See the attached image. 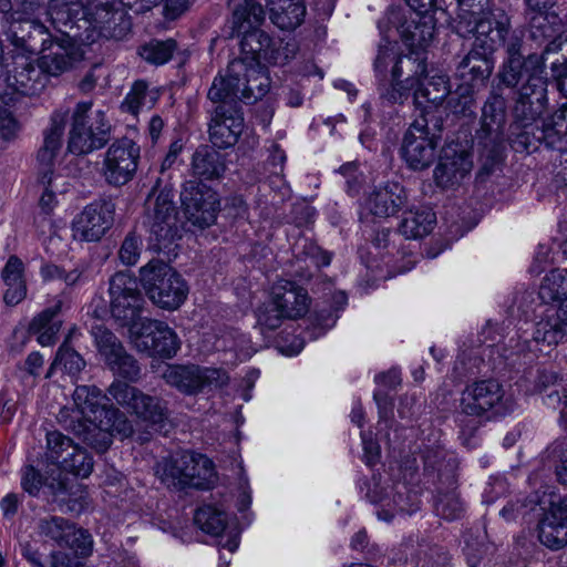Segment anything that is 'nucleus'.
<instances>
[{
	"instance_id": "nucleus-31",
	"label": "nucleus",
	"mask_w": 567,
	"mask_h": 567,
	"mask_svg": "<svg viewBox=\"0 0 567 567\" xmlns=\"http://www.w3.org/2000/svg\"><path fill=\"white\" fill-rule=\"evenodd\" d=\"M270 297L280 309V313L289 320L303 317L310 307L308 291L290 280L277 281L271 288Z\"/></svg>"
},
{
	"instance_id": "nucleus-52",
	"label": "nucleus",
	"mask_w": 567,
	"mask_h": 567,
	"mask_svg": "<svg viewBox=\"0 0 567 567\" xmlns=\"http://www.w3.org/2000/svg\"><path fill=\"white\" fill-rule=\"evenodd\" d=\"M84 367V359L64 342L58 349L55 358L48 370L47 378H50L58 368H61L71 377H76Z\"/></svg>"
},
{
	"instance_id": "nucleus-43",
	"label": "nucleus",
	"mask_w": 567,
	"mask_h": 567,
	"mask_svg": "<svg viewBox=\"0 0 567 567\" xmlns=\"http://www.w3.org/2000/svg\"><path fill=\"white\" fill-rule=\"evenodd\" d=\"M194 174L204 179H214L220 177L225 169V157L216 150L208 146H202L193 155Z\"/></svg>"
},
{
	"instance_id": "nucleus-23",
	"label": "nucleus",
	"mask_w": 567,
	"mask_h": 567,
	"mask_svg": "<svg viewBox=\"0 0 567 567\" xmlns=\"http://www.w3.org/2000/svg\"><path fill=\"white\" fill-rule=\"evenodd\" d=\"M385 21L399 32L403 42L411 48L424 49L434 35L432 17L405 12L395 8L388 11Z\"/></svg>"
},
{
	"instance_id": "nucleus-63",
	"label": "nucleus",
	"mask_w": 567,
	"mask_h": 567,
	"mask_svg": "<svg viewBox=\"0 0 567 567\" xmlns=\"http://www.w3.org/2000/svg\"><path fill=\"white\" fill-rule=\"evenodd\" d=\"M493 28L491 27V31L486 33V35L494 41L495 50L498 45H503L506 51L505 59H519L525 58L522 53L523 39L515 31L509 29L507 34H502L501 37L492 35Z\"/></svg>"
},
{
	"instance_id": "nucleus-57",
	"label": "nucleus",
	"mask_w": 567,
	"mask_h": 567,
	"mask_svg": "<svg viewBox=\"0 0 567 567\" xmlns=\"http://www.w3.org/2000/svg\"><path fill=\"white\" fill-rule=\"evenodd\" d=\"M558 0H524L525 16L528 19L532 29H536L542 35L546 34L547 16Z\"/></svg>"
},
{
	"instance_id": "nucleus-50",
	"label": "nucleus",
	"mask_w": 567,
	"mask_h": 567,
	"mask_svg": "<svg viewBox=\"0 0 567 567\" xmlns=\"http://www.w3.org/2000/svg\"><path fill=\"white\" fill-rule=\"evenodd\" d=\"M185 464L187 463L184 461V452L176 453L168 457H163L161 461H158L155 466V474L162 481V483L168 486L183 488V467Z\"/></svg>"
},
{
	"instance_id": "nucleus-45",
	"label": "nucleus",
	"mask_w": 567,
	"mask_h": 567,
	"mask_svg": "<svg viewBox=\"0 0 567 567\" xmlns=\"http://www.w3.org/2000/svg\"><path fill=\"white\" fill-rule=\"evenodd\" d=\"M403 74H406V84L419 85L421 80L427 76L426 59L414 52L399 56L391 69V75L395 80L401 79Z\"/></svg>"
},
{
	"instance_id": "nucleus-46",
	"label": "nucleus",
	"mask_w": 567,
	"mask_h": 567,
	"mask_svg": "<svg viewBox=\"0 0 567 567\" xmlns=\"http://www.w3.org/2000/svg\"><path fill=\"white\" fill-rule=\"evenodd\" d=\"M538 296L544 303L561 305L567 300V269H555L547 274L539 287Z\"/></svg>"
},
{
	"instance_id": "nucleus-58",
	"label": "nucleus",
	"mask_w": 567,
	"mask_h": 567,
	"mask_svg": "<svg viewBox=\"0 0 567 567\" xmlns=\"http://www.w3.org/2000/svg\"><path fill=\"white\" fill-rule=\"evenodd\" d=\"M447 99L449 110L457 115L472 116L475 114V99L471 85L460 84L454 92L450 91Z\"/></svg>"
},
{
	"instance_id": "nucleus-36",
	"label": "nucleus",
	"mask_w": 567,
	"mask_h": 567,
	"mask_svg": "<svg viewBox=\"0 0 567 567\" xmlns=\"http://www.w3.org/2000/svg\"><path fill=\"white\" fill-rule=\"evenodd\" d=\"M184 487L190 486L207 489L214 483L215 468L213 462L205 455L184 451Z\"/></svg>"
},
{
	"instance_id": "nucleus-64",
	"label": "nucleus",
	"mask_w": 567,
	"mask_h": 567,
	"mask_svg": "<svg viewBox=\"0 0 567 567\" xmlns=\"http://www.w3.org/2000/svg\"><path fill=\"white\" fill-rule=\"evenodd\" d=\"M92 545L93 540L91 534L83 528H76L74 524L72 525V533H70L63 544V546L69 547L80 556L90 555L92 551Z\"/></svg>"
},
{
	"instance_id": "nucleus-11",
	"label": "nucleus",
	"mask_w": 567,
	"mask_h": 567,
	"mask_svg": "<svg viewBox=\"0 0 567 567\" xmlns=\"http://www.w3.org/2000/svg\"><path fill=\"white\" fill-rule=\"evenodd\" d=\"M141 147L128 137L115 140L105 151L101 167L104 181L114 187L130 183L138 168Z\"/></svg>"
},
{
	"instance_id": "nucleus-2",
	"label": "nucleus",
	"mask_w": 567,
	"mask_h": 567,
	"mask_svg": "<svg viewBox=\"0 0 567 567\" xmlns=\"http://www.w3.org/2000/svg\"><path fill=\"white\" fill-rule=\"evenodd\" d=\"M259 65H250L244 60L230 61L225 73L215 76L207 93L208 100L229 99L252 104L264 97L269 91L270 80L257 69Z\"/></svg>"
},
{
	"instance_id": "nucleus-10",
	"label": "nucleus",
	"mask_w": 567,
	"mask_h": 567,
	"mask_svg": "<svg viewBox=\"0 0 567 567\" xmlns=\"http://www.w3.org/2000/svg\"><path fill=\"white\" fill-rule=\"evenodd\" d=\"M85 29L107 39H122L131 30V20L120 0H85L80 8Z\"/></svg>"
},
{
	"instance_id": "nucleus-12",
	"label": "nucleus",
	"mask_w": 567,
	"mask_h": 567,
	"mask_svg": "<svg viewBox=\"0 0 567 567\" xmlns=\"http://www.w3.org/2000/svg\"><path fill=\"white\" fill-rule=\"evenodd\" d=\"M130 338L140 352L164 359L173 358L181 346L176 332L166 322L150 318L133 324Z\"/></svg>"
},
{
	"instance_id": "nucleus-3",
	"label": "nucleus",
	"mask_w": 567,
	"mask_h": 567,
	"mask_svg": "<svg viewBox=\"0 0 567 567\" xmlns=\"http://www.w3.org/2000/svg\"><path fill=\"white\" fill-rule=\"evenodd\" d=\"M455 32L462 38H474L472 49L458 62L455 71L456 78L463 85H473L487 80L494 70L493 53L494 41L486 33L491 31L489 22L475 23L462 21L454 27Z\"/></svg>"
},
{
	"instance_id": "nucleus-25",
	"label": "nucleus",
	"mask_w": 567,
	"mask_h": 567,
	"mask_svg": "<svg viewBox=\"0 0 567 567\" xmlns=\"http://www.w3.org/2000/svg\"><path fill=\"white\" fill-rule=\"evenodd\" d=\"M6 81L17 93L23 95H37L48 85V76L39 65L24 55H17L13 65L7 71Z\"/></svg>"
},
{
	"instance_id": "nucleus-44",
	"label": "nucleus",
	"mask_w": 567,
	"mask_h": 567,
	"mask_svg": "<svg viewBox=\"0 0 567 567\" xmlns=\"http://www.w3.org/2000/svg\"><path fill=\"white\" fill-rule=\"evenodd\" d=\"M422 458L426 472H437L439 484H444L445 481L449 485L457 483L455 460L449 458L446 461V453L442 447L426 449L423 452Z\"/></svg>"
},
{
	"instance_id": "nucleus-51",
	"label": "nucleus",
	"mask_w": 567,
	"mask_h": 567,
	"mask_svg": "<svg viewBox=\"0 0 567 567\" xmlns=\"http://www.w3.org/2000/svg\"><path fill=\"white\" fill-rule=\"evenodd\" d=\"M480 146L481 168L477 178L484 181L501 168L503 163L504 143H488L487 141H477Z\"/></svg>"
},
{
	"instance_id": "nucleus-30",
	"label": "nucleus",
	"mask_w": 567,
	"mask_h": 567,
	"mask_svg": "<svg viewBox=\"0 0 567 567\" xmlns=\"http://www.w3.org/2000/svg\"><path fill=\"white\" fill-rule=\"evenodd\" d=\"M406 203L405 188L399 183L388 182L367 196L364 209L377 218H388L400 212Z\"/></svg>"
},
{
	"instance_id": "nucleus-14",
	"label": "nucleus",
	"mask_w": 567,
	"mask_h": 567,
	"mask_svg": "<svg viewBox=\"0 0 567 567\" xmlns=\"http://www.w3.org/2000/svg\"><path fill=\"white\" fill-rule=\"evenodd\" d=\"M212 102L216 105L209 111V141L219 150L230 148L237 144L245 127L241 106L229 99Z\"/></svg>"
},
{
	"instance_id": "nucleus-9",
	"label": "nucleus",
	"mask_w": 567,
	"mask_h": 567,
	"mask_svg": "<svg viewBox=\"0 0 567 567\" xmlns=\"http://www.w3.org/2000/svg\"><path fill=\"white\" fill-rule=\"evenodd\" d=\"M107 392L117 404L155 430H162L169 421L168 402L161 396L146 394L118 380L112 382Z\"/></svg>"
},
{
	"instance_id": "nucleus-35",
	"label": "nucleus",
	"mask_w": 567,
	"mask_h": 567,
	"mask_svg": "<svg viewBox=\"0 0 567 567\" xmlns=\"http://www.w3.org/2000/svg\"><path fill=\"white\" fill-rule=\"evenodd\" d=\"M563 138L559 130L551 123H546L543 118L540 123L536 124L529 131L519 134V137L513 138L512 147L516 152H534L540 144L546 147H556Z\"/></svg>"
},
{
	"instance_id": "nucleus-55",
	"label": "nucleus",
	"mask_w": 567,
	"mask_h": 567,
	"mask_svg": "<svg viewBox=\"0 0 567 567\" xmlns=\"http://www.w3.org/2000/svg\"><path fill=\"white\" fill-rule=\"evenodd\" d=\"M59 466L75 476L87 477L93 471V458L84 449L75 444L68 455L62 457Z\"/></svg>"
},
{
	"instance_id": "nucleus-60",
	"label": "nucleus",
	"mask_w": 567,
	"mask_h": 567,
	"mask_svg": "<svg viewBox=\"0 0 567 567\" xmlns=\"http://www.w3.org/2000/svg\"><path fill=\"white\" fill-rule=\"evenodd\" d=\"M280 312V309L275 305V301L270 297L267 302L262 303L256 310L257 324L262 331H272L278 329L284 320L287 319L286 316Z\"/></svg>"
},
{
	"instance_id": "nucleus-39",
	"label": "nucleus",
	"mask_w": 567,
	"mask_h": 567,
	"mask_svg": "<svg viewBox=\"0 0 567 567\" xmlns=\"http://www.w3.org/2000/svg\"><path fill=\"white\" fill-rule=\"evenodd\" d=\"M270 20L281 30H295L306 16L302 0H267Z\"/></svg>"
},
{
	"instance_id": "nucleus-40",
	"label": "nucleus",
	"mask_w": 567,
	"mask_h": 567,
	"mask_svg": "<svg viewBox=\"0 0 567 567\" xmlns=\"http://www.w3.org/2000/svg\"><path fill=\"white\" fill-rule=\"evenodd\" d=\"M48 14L52 27L64 37L62 40H72L80 35L78 31L83 20L78 18L81 12L76 11L75 6L50 0Z\"/></svg>"
},
{
	"instance_id": "nucleus-5",
	"label": "nucleus",
	"mask_w": 567,
	"mask_h": 567,
	"mask_svg": "<svg viewBox=\"0 0 567 567\" xmlns=\"http://www.w3.org/2000/svg\"><path fill=\"white\" fill-rule=\"evenodd\" d=\"M142 286L150 300L161 309L177 310L187 299L188 285L168 264L151 260L141 268Z\"/></svg>"
},
{
	"instance_id": "nucleus-16",
	"label": "nucleus",
	"mask_w": 567,
	"mask_h": 567,
	"mask_svg": "<svg viewBox=\"0 0 567 567\" xmlns=\"http://www.w3.org/2000/svg\"><path fill=\"white\" fill-rule=\"evenodd\" d=\"M537 536L540 544L550 550L567 546V494L548 492V496H545Z\"/></svg>"
},
{
	"instance_id": "nucleus-34",
	"label": "nucleus",
	"mask_w": 567,
	"mask_h": 567,
	"mask_svg": "<svg viewBox=\"0 0 567 567\" xmlns=\"http://www.w3.org/2000/svg\"><path fill=\"white\" fill-rule=\"evenodd\" d=\"M1 278L4 282L3 301L7 306L19 305L27 297L28 287L24 278V264L12 255L1 270Z\"/></svg>"
},
{
	"instance_id": "nucleus-8",
	"label": "nucleus",
	"mask_w": 567,
	"mask_h": 567,
	"mask_svg": "<svg viewBox=\"0 0 567 567\" xmlns=\"http://www.w3.org/2000/svg\"><path fill=\"white\" fill-rule=\"evenodd\" d=\"M110 399L95 385H79L73 393L74 408L64 406L58 414L62 426L83 439L96 431V422L109 408Z\"/></svg>"
},
{
	"instance_id": "nucleus-22",
	"label": "nucleus",
	"mask_w": 567,
	"mask_h": 567,
	"mask_svg": "<svg viewBox=\"0 0 567 567\" xmlns=\"http://www.w3.org/2000/svg\"><path fill=\"white\" fill-rule=\"evenodd\" d=\"M186 218L200 228L210 226L217 216L219 199L205 184L189 182L181 194Z\"/></svg>"
},
{
	"instance_id": "nucleus-27",
	"label": "nucleus",
	"mask_w": 567,
	"mask_h": 567,
	"mask_svg": "<svg viewBox=\"0 0 567 567\" xmlns=\"http://www.w3.org/2000/svg\"><path fill=\"white\" fill-rule=\"evenodd\" d=\"M118 434L122 439L133 434L132 422L118 409L109 408L96 422V431H90L82 440L97 452H105L112 444V436Z\"/></svg>"
},
{
	"instance_id": "nucleus-59",
	"label": "nucleus",
	"mask_w": 567,
	"mask_h": 567,
	"mask_svg": "<svg viewBox=\"0 0 567 567\" xmlns=\"http://www.w3.org/2000/svg\"><path fill=\"white\" fill-rule=\"evenodd\" d=\"M379 93L380 97L383 101H386L391 104L396 103H403L410 94L411 90L415 91L416 86H412L405 83L404 81H401L400 79H393L391 75V80H388V78L379 79Z\"/></svg>"
},
{
	"instance_id": "nucleus-6",
	"label": "nucleus",
	"mask_w": 567,
	"mask_h": 567,
	"mask_svg": "<svg viewBox=\"0 0 567 567\" xmlns=\"http://www.w3.org/2000/svg\"><path fill=\"white\" fill-rule=\"evenodd\" d=\"M144 226L148 230V248L169 252L181 238L177 224V209L168 192L151 194L145 202Z\"/></svg>"
},
{
	"instance_id": "nucleus-13",
	"label": "nucleus",
	"mask_w": 567,
	"mask_h": 567,
	"mask_svg": "<svg viewBox=\"0 0 567 567\" xmlns=\"http://www.w3.org/2000/svg\"><path fill=\"white\" fill-rule=\"evenodd\" d=\"M111 315L122 327L137 324L144 306V298L135 278L116 272L110 279Z\"/></svg>"
},
{
	"instance_id": "nucleus-26",
	"label": "nucleus",
	"mask_w": 567,
	"mask_h": 567,
	"mask_svg": "<svg viewBox=\"0 0 567 567\" xmlns=\"http://www.w3.org/2000/svg\"><path fill=\"white\" fill-rule=\"evenodd\" d=\"M65 122L64 113H53L50 126L44 131L43 145L37 154L39 181L42 185L52 183L54 162L61 148Z\"/></svg>"
},
{
	"instance_id": "nucleus-19",
	"label": "nucleus",
	"mask_w": 567,
	"mask_h": 567,
	"mask_svg": "<svg viewBox=\"0 0 567 567\" xmlns=\"http://www.w3.org/2000/svg\"><path fill=\"white\" fill-rule=\"evenodd\" d=\"M99 353L107 368L117 377L130 382L138 381L141 367L137 360L123 347L117 337L109 329L99 326L93 330Z\"/></svg>"
},
{
	"instance_id": "nucleus-49",
	"label": "nucleus",
	"mask_w": 567,
	"mask_h": 567,
	"mask_svg": "<svg viewBox=\"0 0 567 567\" xmlns=\"http://www.w3.org/2000/svg\"><path fill=\"white\" fill-rule=\"evenodd\" d=\"M177 49L178 44L173 38L166 40L152 39L138 48V54L150 64L163 65L173 58Z\"/></svg>"
},
{
	"instance_id": "nucleus-37",
	"label": "nucleus",
	"mask_w": 567,
	"mask_h": 567,
	"mask_svg": "<svg viewBox=\"0 0 567 567\" xmlns=\"http://www.w3.org/2000/svg\"><path fill=\"white\" fill-rule=\"evenodd\" d=\"M536 386L544 393V403L554 410H559L560 419H567V383L559 379L556 372L542 370L538 373Z\"/></svg>"
},
{
	"instance_id": "nucleus-24",
	"label": "nucleus",
	"mask_w": 567,
	"mask_h": 567,
	"mask_svg": "<svg viewBox=\"0 0 567 567\" xmlns=\"http://www.w3.org/2000/svg\"><path fill=\"white\" fill-rule=\"evenodd\" d=\"M40 52L38 62L48 80L72 70L83 60V52L72 40L51 39L47 49Z\"/></svg>"
},
{
	"instance_id": "nucleus-47",
	"label": "nucleus",
	"mask_w": 567,
	"mask_h": 567,
	"mask_svg": "<svg viewBox=\"0 0 567 567\" xmlns=\"http://www.w3.org/2000/svg\"><path fill=\"white\" fill-rule=\"evenodd\" d=\"M545 496H548L547 492H544L542 496L538 493L528 496H517L515 499L508 501L499 514L507 522L517 518L525 519L537 506L540 508L544 506Z\"/></svg>"
},
{
	"instance_id": "nucleus-42",
	"label": "nucleus",
	"mask_w": 567,
	"mask_h": 567,
	"mask_svg": "<svg viewBox=\"0 0 567 567\" xmlns=\"http://www.w3.org/2000/svg\"><path fill=\"white\" fill-rule=\"evenodd\" d=\"M434 512L447 522L457 520L464 516L465 507L456 492V483L454 485H449L446 482L439 484Z\"/></svg>"
},
{
	"instance_id": "nucleus-17",
	"label": "nucleus",
	"mask_w": 567,
	"mask_h": 567,
	"mask_svg": "<svg viewBox=\"0 0 567 567\" xmlns=\"http://www.w3.org/2000/svg\"><path fill=\"white\" fill-rule=\"evenodd\" d=\"M547 86L538 85L535 87L518 90L512 110V123L508 128V141L513 145V138L519 137L520 133L529 131L543 120V114L547 109Z\"/></svg>"
},
{
	"instance_id": "nucleus-28",
	"label": "nucleus",
	"mask_w": 567,
	"mask_h": 567,
	"mask_svg": "<svg viewBox=\"0 0 567 567\" xmlns=\"http://www.w3.org/2000/svg\"><path fill=\"white\" fill-rule=\"evenodd\" d=\"M506 123V100L502 94L493 91L482 107L480 128L476 131V140L487 141L488 143H505Z\"/></svg>"
},
{
	"instance_id": "nucleus-61",
	"label": "nucleus",
	"mask_w": 567,
	"mask_h": 567,
	"mask_svg": "<svg viewBox=\"0 0 567 567\" xmlns=\"http://www.w3.org/2000/svg\"><path fill=\"white\" fill-rule=\"evenodd\" d=\"M47 446L48 458L53 464L59 465L62 462V457L66 456L75 444L70 437L65 436L61 432L53 431L47 434Z\"/></svg>"
},
{
	"instance_id": "nucleus-1",
	"label": "nucleus",
	"mask_w": 567,
	"mask_h": 567,
	"mask_svg": "<svg viewBox=\"0 0 567 567\" xmlns=\"http://www.w3.org/2000/svg\"><path fill=\"white\" fill-rule=\"evenodd\" d=\"M265 10L256 0H244L233 12L230 37L239 39L240 52L248 64L284 65L297 53L295 42L272 39L260 29Z\"/></svg>"
},
{
	"instance_id": "nucleus-41",
	"label": "nucleus",
	"mask_w": 567,
	"mask_h": 567,
	"mask_svg": "<svg viewBox=\"0 0 567 567\" xmlns=\"http://www.w3.org/2000/svg\"><path fill=\"white\" fill-rule=\"evenodd\" d=\"M436 223L435 214L425 207L412 208L403 214L399 233L406 239H419L429 235Z\"/></svg>"
},
{
	"instance_id": "nucleus-4",
	"label": "nucleus",
	"mask_w": 567,
	"mask_h": 567,
	"mask_svg": "<svg viewBox=\"0 0 567 567\" xmlns=\"http://www.w3.org/2000/svg\"><path fill=\"white\" fill-rule=\"evenodd\" d=\"M92 101L78 102L71 116L68 151L74 155H86L102 150L111 140V124L105 112L97 110L90 116Z\"/></svg>"
},
{
	"instance_id": "nucleus-29",
	"label": "nucleus",
	"mask_w": 567,
	"mask_h": 567,
	"mask_svg": "<svg viewBox=\"0 0 567 567\" xmlns=\"http://www.w3.org/2000/svg\"><path fill=\"white\" fill-rule=\"evenodd\" d=\"M11 19L9 37L14 47L30 54L47 49L52 35L45 25L35 20L21 19L18 12L12 13Z\"/></svg>"
},
{
	"instance_id": "nucleus-32",
	"label": "nucleus",
	"mask_w": 567,
	"mask_h": 567,
	"mask_svg": "<svg viewBox=\"0 0 567 567\" xmlns=\"http://www.w3.org/2000/svg\"><path fill=\"white\" fill-rule=\"evenodd\" d=\"M567 334V300L561 305H548L533 334L537 343L558 344Z\"/></svg>"
},
{
	"instance_id": "nucleus-38",
	"label": "nucleus",
	"mask_w": 567,
	"mask_h": 567,
	"mask_svg": "<svg viewBox=\"0 0 567 567\" xmlns=\"http://www.w3.org/2000/svg\"><path fill=\"white\" fill-rule=\"evenodd\" d=\"M63 301L55 299L54 303L38 313L29 324V332L38 334V342L43 346L55 343L56 334L61 328L59 315L62 311Z\"/></svg>"
},
{
	"instance_id": "nucleus-48",
	"label": "nucleus",
	"mask_w": 567,
	"mask_h": 567,
	"mask_svg": "<svg viewBox=\"0 0 567 567\" xmlns=\"http://www.w3.org/2000/svg\"><path fill=\"white\" fill-rule=\"evenodd\" d=\"M449 79L446 75H433L431 79H422L420 84L416 85L414 99H424L426 102L440 105L450 95Z\"/></svg>"
},
{
	"instance_id": "nucleus-15",
	"label": "nucleus",
	"mask_w": 567,
	"mask_h": 567,
	"mask_svg": "<svg viewBox=\"0 0 567 567\" xmlns=\"http://www.w3.org/2000/svg\"><path fill=\"white\" fill-rule=\"evenodd\" d=\"M498 86L526 90L548 83L543 54L530 53L525 58L504 59L496 74Z\"/></svg>"
},
{
	"instance_id": "nucleus-20",
	"label": "nucleus",
	"mask_w": 567,
	"mask_h": 567,
	"mask_svg": "<svg viewBox=\"0 0 567 567\" xmlns=\"http://www.w3.org/2000/svg\"><path fill=\"white\" fill-rule=\"evenodd\" d=\"M115 203L111 198H100L86 205L72 221L75 239L97 241L114 223Z\"/></svg>"
},
{
	"instance_id": "nucleus-18",
	"label": "nucleus",
	"mask_w": 567,
	"mask_h": 567,
	"mask_svg": "<svg viewBox=\"0 0 567 567\" xmlns=\"http://www.w3.org/2000/svg\"><path fill=\"white\" fill-rule=\"evenodd\" d=\"M439 136L432 133L425 117L416 118L408 128L402 142V157L414 171L431 166L436 156Z\"/></svg>"
},
{
	"instance_id": "nucleus-54",
	"label": "nucleus",
	"mask_w": 567,
	"mask_h": 567,
	"mask_svg": "<svg viewBox=\"0 0 567 567\" xmlns=\"http://www.w3.org/2000/svg\"><path fill=\"white\" fill-rule=\"evenodd\" d=\"M72 525L69 519L61 516H47L39 520V534L45 538L63 546L66 537L72 533Z\"/></svg>"
},
{
	"instance_id": "nucleus-56",
	"label": "nucleus",
	"mask_w": 567,
	"mask_h": 567,
	"mask_svg": "<svg viewBox=\"0 0 567 567\" xmlns=\"http://www.w3.org/2000/svg\"><path fill=\"white\" fill-rule=\"evenodd\" d=\"M155 96L148 92V85L145 81H136L121 104V110L136 115L144 106L152 107L155 103Z\"/></svg>"
},
{
	"instance_id": "nucleus-21",
	"label": "nucleus",
	"mask_w": 567,
	"mask_h": 567,
	"mask_svg": "<svg viewBox=\"0 0 567 567\" xmlns=\"http://www.w3.org/2000/svg\"><path fill=\"white\" fill-rule=\"evenodd\" d=\"M165 382L184 394H197L206 386H221L226 383L225 372L197 365H168L163 373Z\"/></svg>"
},
{
	"instance_id": "nucleus-53",
	"label": "nucleus",
	"mask_w": 567,
	"mask_h": 567,
	"mask_svg": "<svg viewBox=\"0 0 567 567\" xmlns=\"http://www.w3.org/2000/svg\"><path fill=\"white\" fill-rule=\"evenodd\" d=\"M195 524L205 533L219 536L227 524L226 514L212 505L199 507L194 515Z\"/></svg>"
},
{
	"instance_id": "nucleus-7",
	"label": "nucleus",
	"mask_w": 567,
	"mask_h": 567,
	"mask_svg": "<svg viewBox=\"0 0 567 567\" xmlns=\"http://www.w3.org/2000/svg\"><path fill=\"white\" fill-rule=\"evenodd\" d=\"M460 409L467 416L491 420L511 414L515 409V401L506 395L497 380L486 379L466 385L461 394Z\"/></svg>"
},
{
	"instance_id": "nucleus-33",
	"label": "nucleus",
	"mask_w": 567,
	"mask_h": 567,
	"mask_svg": "<svg viewBox=\"0 0 567 567\" xmlns=\"http://www.w3.org/2000/svg\"><path fill=\"white\" fill-rule=\"evenodd\" d=\"M472 162L465 152H456L454 148L444 150L439 164L434 169V178L437 186L452 188L470 174Z\"/></svg>"
},
{
	"instance_id": "nucleus-62",
	"label": "nucleus",
	"mask_w": 567,
	"mask_h": 567,
	"mask_svg": "<svg viewBox=\"0 0 567 567\" xmlns=\"http://www.w3.org/2000/svg\"><path fill=\"white\" fill-rule=\"evenodd\" d=\"M460 13L456 23L462 21H471L475 23L489 22L484 20L482 14H485L489 8L491 0H457Z\"/></svg>"
}]
</instances>
